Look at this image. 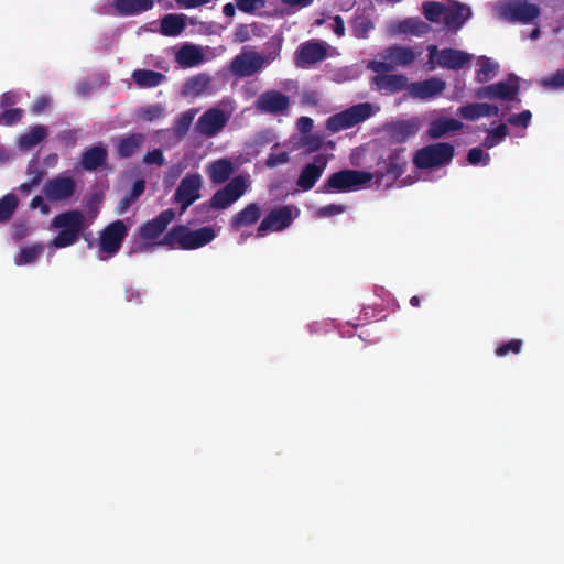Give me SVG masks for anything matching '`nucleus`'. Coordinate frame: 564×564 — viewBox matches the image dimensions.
Listing matches in <instances>:
<instances>
[{"instance_id": "1", "label": "nucleus", "mask_w": 564, "mask_h": 564, "mask_svg": "<svg viewBox=\"0 0 564 564\" xmlns=\"http://www.w3.org/2000/svg\"><path fill=\"white\" fill-rule=\"evenodd\" d=\"M217 235L212 227L191 229L185 225H176L162 236L161 240L150 245H140L134 252L149 251L154 247H164L170 250H194L210 243Z\"/></svg>"}, {"instance_id": "2", "label": "nucleus", "mask_w": 564, "mask_h": 564, "mask_svg": "<svg viewBox=\"0 0 564 564\" xmlns=\"http://www.w3.org/2000/svg\"><path fill=\"white\" fill-rule=\"evenodd\" d=\"M52 228L59 229V234L50 241V248L65 249L78 241L83 230L86 228V218L78 209L64 212L55 215L52 219Z\"/></svg>"}, {"instance_id": "3", "label": "nucleus", "mask_w": 564, "mask_h": 564, "mask_svg": "<svg viewBox=\"0 0 564 564\" xmlns=\"http://www.w3.org/2000/svg\"><path fill=\"white\" fill-rule=\"evenodd\" d=\"M376 176L367 171L341 170L334 172L321 185L323 193H348L369 184Z\"/></svg>"}, {"instance_id": "4", "label": "nucleus", "mask_w": 564, "mask_h": 564, "mask_svg": "<svg viewBox=\"0 0 564 564\" xmlns=\"http://www.w3.org/2000/svg\"><path fill=\"white\" fill-rule=\"evenodd\" d=\"M246 191L247 182L245 178L242 176H234L227 185L223 186V188L216 191V193L212 195L210 200L195 207V210L205 213L210 209L224 210L229 208L235 202H237V199L241 198Z\"/></svg>"}, {"instance_id": "5", "label": "nucleus", "mask_w": 564, "mask_h": 564, "mask_svg": "<svg viewBox=\"0 0 564 564\" xmlns=\"http://www.w3.org/2000/svg\"><path fill=\"white\" fill-rule=\"evenodd\" d=\"M455 155V148L446 142L427 144L416 150L413 156L414 167L419 170L441 167L448 164Z\"/></svg>"}, {"instance_id": "6", "label": "nucleus", "mask_w": 564, "mask_h": 564, "mask_svg": "<svg viewBox=\"0 0 564 564\" xmlns=\"http://www.w3.org/2000/svg\"><path fill=\"white\" fill-rule=\"evenodd\" d=\"M499 19L508 22L528 24L539 17V8L527 0H499L496 4Z\"/></svg>"}, {"instance_id": "7", "label": "nucleus", "mask_w": 564, "mask_h": 564, "mask_svg": "<svg viewBox=\"0 0 564 564\" xmlns=\"http://www.w3.org/2000/svg\"><path fill=\"white\" fill-rule=\"evenodd\" d=\"M371 116V105L369 102L350 106L339 113H335L326 119V130L332 133H338L341 130L351 129L360 122H364Z\"/></svg>"}, {"instance_id": "8", "label": "nucleus", "mask_w": 564, "mask_h": 564, "mask_svg": "<svg viewBox=\"0 0 564 564\" xmlns=\"http://www.w3.org/2000/svg\"><path fill=\"white\" fill-rule=\"evenodd\" d=\"M296 215L297 209L292 205H282L269 210L258 225L257 236L264 237L267 232H279L289 228Z\"/></svg>"}, {"instance_id": "9", "label": "nucleus", "mask_w": 564, "mask_h": 564, "mask_svg": "<svg viewBox=\"0 0 564 564\" xmlns=\"http://www.w3.org/2000/svg\"><path fill=\"white\" fill-rule=\"evenodd\" d=\"M427 51H430V55H427L430 64L443 69L460 70L471 62V55L464 51L454 48L437 50L435 45L427 46Z\"/></svg>"}, {"instance_id": "10", "label": "nucleus", "mask_w": 564, "mask_h": 564, "mask_svg": "<svg viewBox=\"0 0 564 564\" xmlns=\"http://www.w3.org/2000/svg\"><path fill=\"white\" fill-rule=\"evenodd\" d=\"M230 120V116L218 107H210L195 121V133L206 139L217 137Z\"/></svg>"}, {"instance_id": "11", "label": "nucleus", "mask_w": 564, "mask_h": 564, "mask_svg": "<svg viewBox=\"0 0 564 564\" xmlns=\"http://www.w3.org/2000/svg\"><path fill=\"white\" fill-rule=\"evenodd\" d=\"M406 166V159L404 158L403 148H397L389 153L386 158H381L376 163V170L372 175L376 176L378 182H381L382 178L388 177L390 181L394 182L401 175H403L404 167Z\"/></svg>"}, {"instance_id": "12", "label": "nucleus", "mask_w": 564, "mask_h": 564, "mask_svg": "<svg viewBox=\"0 0 564 564\" xmlns=\"http://www.w3.org/2000/svg\"><path fill=\"white\" fill-rule=\"evenodd\" d=\"M267 58L256 51H241L230 61V73L239 78L253 76L263 68Z\"/></svg>"}, {"instance_id": "13", "label": "nucleus", "mask_w": 564, "mask_h": 564, "mask_svg": "<svg viewBox=\"0 0 564 564\" xmlns=\"http://www.w3.org/2000/svg\"><path fill=\"white\" fill-rule=\"evenodd\" d=\"M128 234L129 227L122 220L110 223L99 234V251L107 256H115L121 249V243Z\"/></svg>"}, {"instance_id": "14", "label": "nucleus", "mask_w": 564, "mask_h": 564, "mask_svg": "<svg viewBox=\"0 0 564 564\" xmlns=\"http://www.w3.org/2000/svg\"><path fill=\"white\" fill-rule=\"evenodd\" d=\"M174 219V210L172 208H166L161 212V214L156 215L155 218H152L142 225H140L139 229H137V235H139L140 239H142L143 245H150L155 241L159 237L165 232L167 226L173 223Z\"/></svg>"}, {"instance_id": "15", "label": "nucleus", "mask_w": 564, "mask_h": 564, "mask_svg": "<svg viewBox=\"0 0 564 564\" xmlns=\"http://www.w3.org/2000/svg\"><path fill=\"white\" fill-rule=\"evenodd\" d=\"M325 57L327 46L319 40L304 41L295 50V65L302 69L324 61Z\"/></svg>"}, {"instance_id": "16", "label": "nucleus", "mask_w": 564, "mask_h": 564, "mask_svg": "<svg viewBox=\"0 0 564 564\" xmlns=\"http://www.w3.org/2000/svg\"><path fill=\"white\" fill-rule=\"evenodd\" d=\"M200 175L197 173L188 174L178 183L173 200L181 205V213L189 208L193 203L200 198Z\"/></svg>"}, {"instance_id": "17", "label": "nucleus", "mask_w": 564, "mask_h": 564, "mask_svg": "<svg viewBox=\"0 0 564 564\" xmlns=\"http://www.w3.org/2000/svg\"><path fill=\"white\" fill-rule=\"evenodd\" d=\"M42 193L51 202H65L75 194V181L70 176H56L44 183Z\"/></svg>"}, {"instance_id": "18", "label": "nucleus", "mask_w": 564, "mask_h": 564, "mask_svg": "<svg viewBox=\"0 0 564 564\" xmlns=\"http://www.w3.org/2000/svg\"><path fill=\"white\" fill-rule=\"evenodd\" d=\"M328 160L329 156L325 154L313 158V162L302 167L301 174L296 177V187L301 188L303 192L311 191L318 180H321Z\"/></svg>"}, {"instance_id": "19", "label": "nucleus", "mask_w": 564, "mask_h": 564, "mask_svg": "<svg viewBox=\"0 0 564 564\" xmlns=\"http://www.w3.org/2000/svg\"><path fill=\"white\" fill-rule=\"evenodd\" d=\"M254 108L265 115L283 113L289 109V96L276 90H265L258 96Z\"/></svg>"}, {"instance_id": "20", "label": "nucleus", "mask_w": 564, "mask_h": 564, "mask_svg": "<svg viewBox=\"0 0 564 564\" xmlns=\"http://www.w3.org/2000/svg\"><path fill=\"white\" fill-rule=\"evenodd\" d=\"M519 93V86L502 80L494 83L489 86L479 87L476 90V97L479 100H505L513 101Z\"/></svg>"}, {"instance_id": "21", "label": "nucleus", "mask_w": 564, "mask_h": 564, "mask_svg": "<svg viewBox=\"0 0 564 564\" xmlns=\"http://www.w3.org/2000/svg\"><path fill=\"white\" fill-rule=\"evenodd\" d=\"M445 90V80L440 77L413 82L409 84L408 93L413 99L430 100Z\"/></svg>"}, {"instance_id": "22", "label": "nucleus", "mask_w": 564, "mask_h": 564, "mask_svg": "<svg viewBox=\"0 0 564 564\" xmlns=\"http://www.w3.org/2000/svg\"><path fill=\"white\" fill-rule=\"evenodd\" d=\"M417 56H420V51L411 46L391 45L381 51L383 61L400 65V67L413 64Z\"/></svg>"}, {"instance_id": "23", "label": "nucleus", "mask_w": 564, "mask_h": 564, "mask_svg": "<svg viewBox=\"0 0 564 564\" xmlns=\"http://www.w3.org/2000/svg\"><path fill=\"white\" fill-rule=\"evenodd\" d=\"M376 90L386 95H393L409 88V78L404 75H376L370 79Z\"/></svg>"}, {"instance_id": "24", "label": "nucleus", "mask_w": 564, "mask_h": 564, "mask_svg": "<svg viewBox=\"0 0 564 564\" xmlns=\"http://www.w3.org/2000/svg\"><path fill=\"white\" fill-rule=\"evenodd\" d=\"M206 174H208L212 184L221 185L231 180L234 163L227 158H220L206 166Z\"/></svg>"}, {"instance_id": "25", "label": "nucleus", "mask_w": 564, "mask_h": 564, "mask_svg": "<svg viewBox=\"0 0 564 564\" xmlns=\"http://www.w3.org/2000/svg\"><path fill=\"white\" fill-rule=\"evenodd\" d=\"M154 7L151 0H112V9L120 17H134L144 13Z\"/></svg>"}, {"instance_id": "26", "label": "nucleus", "mask_w": 564, "mask_h": 564, "mask_svg": "<svg viewBox=\"0 0 564 564\" xmlns=\"http://www.w3.org/2000/svg\"><path fill=\"white\" fill-rule=\"evenodd\" d=\"M431 31V25L425 23L420 18H409L403 19L402 21H398L394 26H392V33L394 34H403L411 36H423Z\"/></svg>"}, {"instance_id": "27", "label": "nucleus", "mask_w": 564, "mask_h": 564, "mask_svg": "<svg viewBox=\"0 0 564 564\" xmlns=\"http://www.w3.org/2000/svg\"><path fill=\"white\" fill-rule=\"evenodd\" d=\"M259 218H261V208L257 203H251L230 218V228L239 230L250 227L258 223Z\"/></svg>"}, {"instance_id": "28", "label": "nucleus", "mask_w": 564, "mask_h": 564, "mask_svg": "<svg viewBox=\"0 0 564 564\" xmlns=\"http://www.w3.org/2000/svg\"><path fill=\"white\" fill-rule=\"evenodd\" d=\"M470 14L466 6L457 3L453 8H449L448 13L444 14L441 20H443L446 30L457 31L466 23Z\"/></svg>"}, {"instance_id": "29", "label": "nucleus", "mask_w": 564, "mask_h": 564, "mask_svg": "<svg viewBox=\"0 0 564 564\" xmlns=\"http://www.w3.org/2000/svg\"><path fill=\"white\" fill-rule=\"evenodd\" d=\"M143 141L144 137L142 133L128 134L116 144V154L120 159H129L140 150Z\"/></svg>"}, {"instance_id": "30", "label": "nucleus", "mask_w": 564, "mask_h": 564, "mask_svg": "<svg viewBox=\"0 0 564 564\" xmlns=\"http://www.w3.org/2000/svg\"><path fill=\"white\" fill-rule=\"evenodd\" d=\"M106 162V149L102 145H93L82 154V167L86 171H96Z\"/></svg>"}, {"instance_id": "31", "label": "nucleus", "mask_w": 564, "mask_h": 564, "mask_svg": "<svg viewBox=\"0 0 564 564\" xmlns=\"http://www.w3.org/2000/svg\"><path fill=\"white\" fill-rule=\"evenodd\" d=\"M131 78L140 88H155L165 82V75L153 69H134Z\"/></svg>"}, {"instance_id": "32", "label": "nucleus", "mask_w": 564, "mask_h": 564, "mask_svg": "<svg viewBox=\"0 0 564 564\" xmlns=\"http://www.w3.org/2000/svg\"><path fill=\"white\" fill-rule=\"evenodd\" d=\"M417 124L413 120H397L389 126V134L397 143H402L414 137Z\"/></svg>"}, {"instance_id": "33", "label": "nucleus", "mask_w": 564, "mask_h": 564, "mask_svg": "<svg viewBox=\"0 0 564 564\" xmlns=\"http://www.w3.org/2000/svg\"><path fill=\"white\" fill-rule=\"evenodd\" d=\"M462 122L454 119L443 118L432 121L427 127V137L430 139L443 138L446 133L460 131Z\"/></svg>"}, {"instance_id": "34", "label": "nucleus", "mask_w": 564, "mask_h": 564, "mask_svg": "<svg viewBox=\"0 0 564 564\" xmlns=\"http://www.w3.org/2000/svg\"><path fill=\"white\" fill-rule=\"evenodd\" d=\"M185 28V15L167 13L161 19V34L167 37H177Z\"/></svg>"}, {"instance_id": "35", "label": "nucleus", "mask_w": 564, "mask_h": 564, "mask_svg": "<svg viewBox=\"0 0 564 564\" xmlns=\"http://www.w3.org/2000/svg\"><path fill=\"white\" fill-rule=\"evenodd\" d=\"M175 61L185 68H192L202 64L204 55H202V51L197 46L185 45L177 51Z\"/></svg>"}, {"instance_id": "36", "label": "nucleus", "mask_w": 564, "mask_h": 564, "mask_svg": "<svg viewBox=\"0 0 564 564\" xmlns=\"http://www.w3.org/2000/svg\"><path fill=\"white\" fill-rule=\"evenodd\" d=\"M47 137V128L43 126L31 127L30 131L20 135L19 148L22 151H30Z\"/></svg>"}, {"instance_id": "37", "label": "nucleus", "mask_w": 564, "mask_h": 564, "mask_svg": "<svg viewBox=\"0 0 564 564\" xmlns=\"http://www.w3.org/2000/svg\"><path fill=\"white\" fill-rule=\"evenodd\" d=\"M144 192V181L142 178H139L134 181V184H132L131 191L121 198L120 203H118V206H116V214L122 215L127 213L132 206L133 203H135L141 195H143Z\"/></svg>"}, {"instance_id": "38", "label": "nucleus", "mask_w": 564, "mask_h": 564, "mask_svg": "<svg viewBox=\"0 0 564 564\" xmlns=\"http://www.w3.org/2000/svg\"><path fill=\"white\" fill-rule=\"evenodd\" d=\"M197 112V108H189L187 111L178 115L175 122H173V135H175V138L178 140L184 139L189 131L191 124H193V120H195Z\"/></svg>"}, {"instance_id": "39", "label": "nucleus", "mask_w": 564, "mask_h": 564, "mask_svg": "<svg viewBox=\"0 0 564 564\" xmlns=\"http://www.w3.org/2000/svg\"><path fill=\"white\" fill-rule=\"evenodd\" d=\"M210 82L212 79H209V76L204 73L193 76L188 78L186 83H184V95H189L194 97L200 96L209 87Z\"/></svg>"}, {"instance_id": "40", "label": "nucleus", "mask_w": 564, "mask_h": 564, "mask_svg": "<svg viewBox=\"0 0 564 564\" xmlns=\"http://www.w3.org/2000/svg\"><path fill=\"white\" fill-rule=\"evenodd\" d=\"M477 68L476 72V82L479 84H485L497 74V68L499 67L497 63L492 62L489 57L481 56L477 59Z\"/></svg>"}, {"instance_id": "41", "label": "nucleus", "mask_w": 564, "mask_h": 564, "mask_svg": "<svg viewBox=\"0 0 564 564\" xmlns=\"http://www.w3.org/2000/svg\"><path fill=\"white\" fill-rule=\"evenodd\" d=\"M43 252L42 243H34L31 247L20 249L19 257L14 258V264L29 265L35 262Z\"/></svg>"}, {"instance_id": "42", "label": "nucleus", "mask_w": 564, "mask_h": 564, "mask_svg": "<svg viewBox=\"0 0 564 564\" xmlns=\"http://www.w3.org/2000/svg\"><path fill=\"white\" fill-rule=\"evenodd\" d=\"M422 12H424L425 20L437 23L444 14L449 12V8L435 1H425L424 4H422Z\"/></svg>"}, {"instance_id": "43", "label": "nucleus", "mask_w": 564, "mask_h": 564, "mask_svg": "<svg viewBox=\"0 0 564 564\" xmlns=\"http://www.w3.org/2000/svg\"><path fill=\"white\" fill-rule=\"evenodd\" d=\"M18 207V198L14 194H6L0 198V224L9 221Z\"/></svg>"}, {"instance_id": "44", "label": "nucleus", "mask_w": 564, "mask_h": 564, "mask_svg": "<svg viewBox=\"0 0 564 564\" xmlns=\"http://www.w3.org/2000/svg\"><path fill=\"white\" fill-rule=\"evenodd\" d=\"M540 87L545 90H560L564 88V68L556 70L549 77L540 79Z\"/></svg>"}, {"instance_id": "45", "label": "nucleus", "mask_w": 564, "mask_h": 564, "mask_svg": "<svg viewBox=\"0 0 564 564\" xmlns=\"http://www.w3.org/2000/svg\"><path fill=\"white\" fill-rule=\"evenodd\" d=\"M506 135H508V128L505 126V123H499L497 128L488 130L487 137H485V141H482V145H485L487 149H490L499 144V142H501Z\"/></svg>"}, {"instance_id": "46", "label": "nucleus", "mask_w": 564, "mask_h": 564, "mask_svg": "<svg viewBox=\"0 0 564 564\" xmlns=\"http://www.w3.org/2000/svg\"><path fill=\"white\" fill-rule=\"evenodd\" d=\"M521 347H523L521 339H511L499 344L494 354H496V357H503L510 354L518 355L521 351Z\"/></svg>"}, {"instance_id": "47", "label": "nucleus", "mask_w": 564, "mask_h": 564, "mask_svg": "<svg viewBox=\"0 0 564 564\" xmlns=\"http://www.w3.org/2000/svg\"><path fill=\"white\" fill-rule=\"evenodd\" d=\"M373 29V23H371L368 18H357L352 21V33L354 36L358 39H365L366 35Z\"/></svg>"}, {"instance_id": "48", "label": "nucleus", "mask_w": 564, "mask_h": 564, "mask_svg": "<svg viewBox=\"0 0 564 564\" xmlns=\"http://www.w3.org/2000/svg\"><path fill=\"white\" fill-rule=\"evenodd\" d=\"M323 145L324 138L319 134H306L302 137V148L306 149L308 153L319 151Z\"/></svg>"}, {"instance_id": "49", "label": "nucleus", "mask_w": 564, "mask_h": 564, "mask_svg": "<svg viewBox=\"0 0 564 564\" xmlns=\"http://www.w3.org/2000/svg\"><path fill=\"white\" fill-rule=\"evenodd\" d=\"M397 67H399V64L386 61L372 59L367 64V69L376 73V75H387L386 73L394 70Z\"/></svg>"}, {"instance_id": "50", "label": "nucleus", "mask_w": 564, "mask_h": 564, "mask_svg": "<svg viewBox=\"0 0 564 564\" xmlns=\"http://www.w3.org/2000/svg\"><path fill=\"white\" fill-rule=\"evenodd\" d=\"M263 6L264 0H234V7H237L243 13H253Z\"/></svg>"}, {"instance_id": "51", "label": "nucleus", "mask_w": 564, "mask_h": 564, "mask_svg": "<svg viewBox=\"0 0 564 564\" xmlns=\"http://www.w3.org/2000/svg\"><path fill=\"white\" fill-rule=\"evenodd\" d=\"M466 161L473 165H488L489 155L484 152L480 148H473L468 150V154H466Z\"/></svg>"}, {"instance_id": "52", "label": "nucleus", "mask_w": 564, "mask_h": 564, "mask_svg": "<svg viewBox=\"0 0 564 564\" xmlns=\"http://www.w3.org/2000/svg\"><path fill=\"white\" fill-rule=\"evenodd\" d=\"M21 120V109L8 108L0 115V122L7 127H11Z\"/></svg>"}, {"instance_id": "53", "label": "nucleus", "mask_w": 564, "mask_h": 564, "mask_svg": "<svg viewBox=\"0 0 564 564\" xmlns=\"http://www.w3.org/2000/svg\"><path fill=\"white\" fill-rule=\"evenodd\" d=\"M457 115L466 121H477L480 118H486L481 112L477 110V108L471 107L469 104H466L463 107L457 109Z\"/></svg>"}, {"instance_id": "54", "label": "nucleus", "mask_w": 564, "mask_h": 564, "mask_svg": "<svg viewBox=\"0 0 564 564\" xmlns=\"http://www.w3.org/2000/svg\"><path fill=\"white\" fill-rule=\"evenodd\" d=\"M531 118L532 113H530L529 110H523L521 113L511 115V117L507 119V122L513 127L527 128Z\"/></svg>"}, {"instance_id": "55", "label": "nucleus", "mask_w": 564, "mask_h": 564, "mask_svg": "<svg viewBox=\"0 0 564 564\" xmlns=\"http://www.w3.org/2000/svg\"><path fill=\"white\" fill-rule=\"evenodd\" d=\"M289 162V153L285 151H280L278 153H271L268 156V160H265V165H268L269 169H275L281 165H284Z\"/></svg>"}, {"instance_id": "56", "label": "nucleus", "mask_w": 564, "mask_h": 564, "mask_svg": "<svg viewBox=\"0 0 564 564\" xmlns=\"http://www.w3.org/2000/svg\"><path fill=\"white\" fill-rule=\"evenodd\" d=\"M29 235V225L25 221L22 223H15L13 226H11V239H13L14 242H19Z\"/></svg>"}, {"instance_id": "57", "label": "nucleus", "mask_w": 564, "mask_h": 564, "mask_svg": "<svg viewBox=\"0 0 564 564\" xmlns=\"http://www.w3.org/2000/svg\"><path fill=\"white\" fill-rule=\"evenodd\" d=\"M164 163L165 159L163 158L162 150L160 149L148 151V153L143 154V164H155L158 166H162Z\"/></svg>"}, {"instance_id": "58", "label": "nucleus", "mask_w": 564, "mask_h": 564, "mask_svg": "<svg viewBox=\"0 0 564 564\" xmlns=\"http://www.w3.org/2000/svg\"><path fill=\"white\" fill-rule=\"evenodd\" d=\"M344 212H346V206L344 205H337V204H327L317 210V215L321 217H330L334 215H340Z\"/></svg>"}, {"instance_id": "59", "label": "nucleus", "mask_w": 564, "mask_h": 564, "mask_svg": "<svg viewBox=\"0 0 564 564\" xmlns=\"http://www.w3.org/2000/svg\"><path fill=\"white\" fill-rule=\"evenodd\" d=\"M468 105H470L471 107H474L477 110H479V112L485 115V117H494V116L499 115V108L497 106L492 105V104H487V102L477 104V102H474V104H468Z\"/></svg>"}, {"instance_id": "60", "label": "nucleus", "mask_w": 564, "mask_h": 564, "mask_svg": "<svg viewBox=\"0 0 564 564\" xmlns=\"http://www.w3.org/2000/svg\"><path fill=\"white\" fill-rule=\"evenodd\" d=\"M26 174L30 178L39 177V182H42L45 172H43L39 166V161L36 159H31L30 163H28Z\"/></svg>"}, {"instance_id": "61", "label": "nucleus", "mask_w": 564, "mask_h": 564, "mask_svg": "<svg viewBox=\"0 0 564 564\" xmlns=\"http://www.w3.org/2000/svg\"><path fill=\"white\" fill-rule=\"evenodd\" d=\"M250 40V30H248V25L240 24L236 26L234 30V42L243 43Z\"/></svg>"}, {"instance_id": "62", "label": "nucleus", "mask_w": 564, "mask_h": 564, "mask_svg": "<svg viewBox=\"0 0 564 564\" xmlns=\"http://www.w3.org/2000/svg\"><path fill=\"white\" fill-rule=\"evenodd\" d=\"M210 1L212 0H175V3H177L178 8L189 10V9H194L197 7L205 6V4L209 3Z\"/></svg>"}, {"instance_id": "63", "label": "nucleus", "mask_w": 564, "mask_h": 564, "mask_svg": "<svg viewBox=\"0 0 564 564\" xmlns=\"http://www.w3.org/2000/svg\"><path fill=\"white\" fill-rule=\"evenodd\" d=\"M50 106V99L45 96L39 97L35 104L31 106V113L37 116L41 115Z\"/></svg>"}, {"instance_id": "64", "label": "nucleus", "mask_w": 564, "mask_h": 564, "mask_svg": "<svg viewBox=\"0 0 564 564\" xmlns=\"http://www.w3.org/2000/svg\"><path fill=\"white\" fill-rule=\"evenodd\" d=\"M41 209L42 215L50 213V206L43 202L42 196H35L31 198L30 209Z\"/></svg>"}]
</instances>
